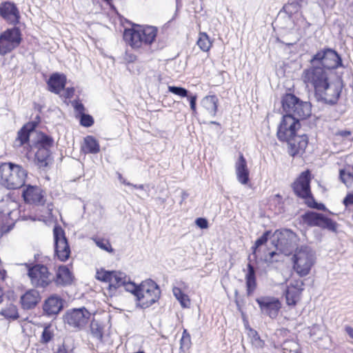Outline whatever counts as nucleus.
<instances>
[{
  "instance_id": "48",
  "label": "nucleus",
  "mask_w": 353,
  "mask_h": 353,
  "mask_svg": "<svg viewBox=\"0 0 353 353\" xmlns=\"http://www.w3.org/2000/svg\"><path fill=\"white\" fill-rule=\"evenodd\" d=\"M72 105L74 108V110L76 113V117L78 119L79 117L82 116L85 113V106L79 100H74L72 102Z\"/></svg>"
},
{
  "instance_id": "3",
  "label": "nucleus",
  "mask_w": 353,
  "mask_h": 353,
  "mask_svg": "<svg viewBox=\"0 0 353 353\" xmlns=\"http://www.w3.org/2000/svg\"><path fill=\"white\" fill-rule=\"evenodd\" d=\"M285 120L280 121L276 130V137L281 142H286L288 145V152L290 156L295 157L303 154L308 145L307 134L298 135L297 132L301 124L293 121L289 126H285Z\"/></svg>"
},
{
  "instance_id": "4",
  "label": "nucleus",
  "mask_w": 353,
  "mask_h": 353,
  "mask_svg": "<svg viewBox=\"0 0 353 353\" xmlns=\"http://www.w3.org/2000/svg\"><path fill=\"white\" fill-rule=\"evenodd\" d=\"M281 106L285 114L281 121L285 119V126H289L293 121L301 123L312 115V103L303 101L293 93H285L281 98Z\"/></svg>"
},
{
  "instance_id": "26",
  "label": "nucleus",
  "mask_w": 353,
  "mask_h": 353,
  "mask_svg": "<svg viewBox=\"0 0 353 353\" xmlns=\"http://www.w3.org/2000/svg\"><path fill=\"white\" fill-rule=\"evenodd\" d=\"M235 170L239 182L242 185H247L250 182V171L248 168L247 161L242 153H239L235 163Z\"/></svg>"
},
{
  "instance_id": "14",
  "label": "nucleus",
  "mask_w": 353,
  "mask_h": 353,
  "mask_svg": "<svg viewBox=\"0 0 353 353\" xmlns=\"http://www.w3.org/2000/svg\"><path fill=\"white\" fill-rule=\"evenodd\" d=\"M53 238L54 259L65 262L70 257L71 249L65 230L59 224L54 226Z\"/></svg>"
},
{
  "instance_id": "34",
  "label": "nucleus",
  "mask_w": 353,
  "mask_h": 353,
  "mask_svg": "<svg viewBox=\"0 0 353 353\" xmlns=\"http://www.w3.org/2000/svg\"><path fill=\"white\" fill-rule=\"evenodd\" d=\"M0 315L9 321H15L19 318L17 306L12 303L2 308L0 311Z\"/></svg>"
},
{
  "instance_id": "27",
  "label": "nucleus",
  "mask_w": 353,
  "mask_h": 353,
  "mask_svg": "<svg viewBox=\"0 0 353 353\" xmlns=\"http://www.w3.org/2000/svg\"><path fill=\"white\" fill-rule=\"evenodd\" d=\"M41 296L39 292L34 290H29L21 295L20 303L23 310L34 309L40 302Z\"/></svg>"
},
{
  "instance_id": "31",
  "label": "nucleus",
  "mask_w": 353,
  "mask_h": 353,
  "mask_svg": "<svg viewBox=\"0 0 353 353\" xmlns=\"http://www.w3.org/2000/svg\"><path fill=\"white\" fill-rule=\"evenodd\" d=\"M81 151L85 154H95L100 152L99 141L92 135H88L83 139V144L81 146Z\"/></svg>"
},
{
  "instance_id": "1",
  "label": "nucleus",
  "mask_w": 353,
  "mask_h": 353,
  "mask_svg": "<svg viewBox=\"0 0 353 353\" xmlns=\"http://www.w3.org/2000/svg\"><path fill=\"white\" fill-rule=\"evenodd\" d=\"M303 74L304 81L313 87L314 97L317 102L331 106L338 103L345 85L342 74L337 78L339 84L333 88L330 82L327 70L316 64H311L310 68L305 69Z\"/></svg>"
},
{
  "instance_id": "52",
  "label": "nucleus",
  "mask_w": 353,
  "mask_h": 353,
  "mask_svg": "<svg viewBox=\"0 0 353 353\" xmlns=\"http://www.w3.org/2000/svg\"><path fill=\"white\" fill-rule=\"evenodd\" d=\"M12 212H14L15 215H18V218L16 219L17 220H21V221H28V220H32L35 221V218L32 217L31 215H26L24 213L21 214V210L19 209V210H12Z\"/></svg>"
},
{
  "instance_id": "49",
  "label": "nucleus",
  "mask_w": 353,
  "mask_h": 353,
  "mask_svg": "<svg viewBox=\"0 0 353 353\" xmlns=\"http://www.w3.org/2000/svg\"><path fill=\"white\" fill-rule=\"evenodd\" d=\"M339 179L342 183L346 184L348 180L353 181V170H346L341 169L339 170Z\"/></svg>"
},
{
  "instance_id": "32",
  "label": "nucleus",
  "mask_w": 353,
  "mask_h": 353,
  "mask_svg": "<svg viewBox=\"0 0 353 353\" xmlns=\"http://www.w3.org/2000/svg\"><path fill=\"white\" fill-rule=\"evenodd\" d=\"M302 292L292 288H288L284 292L286 304L289 306H295L300 299Z\"/></svg>"
},
{
  "instance_id": "25",
  "label": "nucleus",
  "mask_w": 353,
  "mask_h": 353,
  "mask_svg": "<svg viewBox=\"0 0 353 353\" xmlns=\"http://www.w3.org/2000/svg\"><path fill=\"white\" fill-rule=\"evenodd\" d=\"M67 83L66 76L63 73L54 72L46 81L48 90L56 94H59L65 89Z\"/></svg>"
},
{
  "instance_id": "54",
  "label": "nucleus",
  "mask_w": 353,
  "mask_h": 353,
  "mask_svg": "<svg viewBox=\"0 0 353 353\" xmlns=\"http://www.w3.org/2000/svg\"><path fill=\"white\" fill-rule=\"evenodd\" d=\"M343 204L347 208L353 205V191L348 192L343 200Z\"/></svg>"
},
{
  "instance_id": "41",
  "label": "nucleus",
  "mask_w": 353,
  "mask_h": 353,
  "mask_svg": "<svg viewBox=\"0 0 353 353\" xmlns=\"http://www.w3.org/2000/svg\"><path fill=\"white\" fill-rule=\"evenodd\" d=\"M304 203L310 208L314 209L317 210H321L323 212L328 211L327 208H326L325 205L323 203H319L316 201L314 195L310 196L305 202Z\"/></svg>"
},
{
  "instance_id": "12",
  "label": "nucleus",
  "mask_w": 353,
  "mask_h": 353,
  "mask_svg": "<svg viewBox=\"0 0 353 353\" xmlns=\"http://www.w3.org/2000/svg\"><path fill=\"white\" fill-rule=\"evenodd\" d=\"M273 236L276 239L272 241V244L276 249L286 256L290 255L294 251H296L297 246L298 236L292 230L283 228L276 230Z\"/></svg>"
},
{
  "instance_id": "37",
  "label": "nucleus",
  "mask_w": 353,
  "mask_h": 353,
  "mask_svg": "<svg viewBox=\"0 0 353 353\" xmlns=\"http://www.w3.org/2000/svg\"><path fill=\"white\" fill-rule=\"evenodd\" d=\"M249 338L250 339L252 345L257 349H263L265 347V341L261 339L258 332L252 328L249 327V332L248 333Z\"/></svg>"
},
{
  "instance_id": "62",
  "label": "nucleus",
  "mask_w": 353,
  "mask_h": 353,
  "mask_svg": "<svg viewBox=\"0 0 353 353\" xmlns=\"http://www.w3.org/2000/svg\"><path fill=\"white\" fill-rule=\"evenodd\" d=\"M54 353H68L65 344L63 343L61 345L59 346L57 350Z\"/></svg>"
},
{
  "instance_id": "35",
  "label": "nucleus",
  "mask_w": 353,
  "mask_h": 353,
  "mask_svg": "<svg viewBox=\"0 0 353 353\" xmlns=\"http://www.w3.org/2000/svg\"><path fill=\"white\" fill-rule=\"evenodd\" d=\"M123 288L126 292H130L134 295L135 299L136 298L139 299V295L142 288V282L140 284H137L131 281L130 277L128 276Z\"/></svg>"
},
{
  "instance_id": "15",
  "label": "nucleus",
  "mask_w": 353,
  "mask_h": 353,
  "mask_svg": "<svg viewBox=\"0 0 353 353\" xmlns=\"http://www.w3.org/2000/svg\"><path fill=\"white\" fill-rule=\"evenodd\" d=\"M91 316L90 311L84 306L68 310L63 316L65 324L78 330H83Z\"/></svg>"
},
{
  "instance_id": "43",
  "label": "nucleus",
  "mask_w": 353,
  "mask_h": 353,
  "mask_svg": "<svg viewBox=\"0 0 353 353\" xmlns=\"http://www.w3.org/2000/svg\"><path fill=\"white\" fill-rule=\"evenodd\" d=\"M97 247L101 250L106 251L108 253H114V250L112 248L109 240L103 238H94L93 239Z\"/></svg>"
},
{
  "instance_id": "33",
  "label": "nucleus",
  "mask_w": 353,
  "mask_h": 353,
  "mask_svg": "<svg viewBox=\"0 0 353 353\" xmlns=\"http://www.w3.org/2000/svg\"><path fill=\"white\" fill-rule=\"evenodd\" d=\"M272 235V230H265L261 236H259L255 241L254 245L252 246L251 250H252V255L256 263H257V254L256 252L259 248L266 244L269 239Z\"/></svg>"
},
{
  "instance_id": "21",
  "label": "nucleus",
  "mask_w": 353,
  "mask_h": 353,
  "mask_svg": "<svg viewBox=\"0 0 353 353\" xmlns=\"http://www.w3.org/2000/svg\"><path fill=\"white\" fill-rule=\"evenodd\" d=\"M22 191V197L26 203L43 205L45 204L43 191L37 186L25 185Z\"/></svg>"
},
{
  "instance_id": "22",
  "label": "nucleus",
  "mask_w": 353,
  "mask_h": 353,
  "mask_svg": "<svg viewBox=\"0 0 353 353\" xmlns=\"http://www.w3.org/2000/svg\"><path fill=\"white\" fill-rule=\"evenodd\" d=\"M168 92L180 97L181 98H187L190 103V107L192 110V115L195 116L197 114L196 104H197V94L192 93L188 89L177 85H168Z\"/></svg>"
},
{
  "instance_id": "42",
  "label": "nucleus",
  "mask_w": 353,
  "mask_h": 353,
  "mask_svg": "<svg viewBox=\"0 0 353 353\" xmlns=\"http://www.w3.org/2000/svg\"><path fill=\"white\" fill-rule=\"evenodd\" d=\"M115 274V270H105L101 269V270H97L96 274V279L102 282L110 283V281L112 279V274Z\"/></svg>"
},
{
  "instance_id": "24",
  "label": "nucleus",
  "mask_w": 353,
  "mask_h": 353,
  "mask_svg": "<svg viewBox=\"0 0 353 353\" xmlns=\"http://www.w3.org/2000/svg\"><path fill=\"white\" fill-rule=\"evenodd\" d=\"M74 279V276L68 267L65 265H60L52 281L57 287H65L72 285Z\"/></svg>"
},
{
  "instance_id": "11",
  "label": "nucleus",
  "mask_w": 353,
  "mask_h": 353,
  "mask_svg": "<svg viewBox=\"0 0 353 353\" xmlns=\"http://www.w3.org/2000/svg\"><path fill=\"white\" fill-rule=\"evenodd\" d=\"M27 269V275L35 288H46L52 283L51 273L46 265L39 263L26 262L20 264Z\"/></svg>"
},
{
  "instance_id": "38",
  "label": "nucleus",
  "mask_w": 353,
  "mask_h": 353,
  "mask_svg": "<svg viewBox=\"0 0 353 353\" xmlns=\"http://www.w3.org/2000/svg\"><path fill=\"white\" fill-rule=\"evenodd\" d=\"M196 44L203 52H208L212 46V42L206 32H200Z\"/></svg>"
},
{
  "instance_id": "17",
  "label": "nucleus",
  "mask_w": 353,
  "mask_h": 353,
  "mask_svg": "<svg viewBox=\"0 0 353 353\" xmlns=\"http://www.w3.org/2000/svg\"><path fill=\"white\" fill-rule=\"evenodd\" d=\"M0 17L8 25L17 26L20 23L21 14L16 3L4 1L0 3Z\"/></svg>"
},
{
  "instance_id": "46",
  "label": "nucleus",
  "mask_w": 353,
  "mask_h": 353,
  "mask_svg": "<svg viewBox=\"0 0 353 353\" xmlns=\"http://www.w3.org/2000/svg\"><path fill=\"white\" fill-rule=\"evenodd\" d=\"M41 117L39 114H37L33 120L28 121L25 123L23 126L27 129V130L31 134L33 132H36V128L41 123Z\"/></svg>"
},
{
  "instance_id": "10",
  "label": "nucleus",
  "mask_w": 353,
  "mask_h": 353,
  "mask_svg": "<svg viewBox=\"0 0 353 353\" xmlns=\"http://www.w3.org/2000/svg\"><path fill=\"white\" fill-rule=\"evenodd\" d=\"M300 221L307 227H318L323 230H327L336 232L338 223L326 214L314 211L307 210L300 216Z\"/></svg>"
},
{
  "instance_id": "8",
  "label": "nucleus",
  "mask_w": 353,
  "mask_h": 353,
  "mask_svg": "<svg viewBox=\"0 0 353 353\" xmlns=\"http://www.w3.org/2000/svg\"><path fill=\"white\" fill-rule=\"evenodd\" d=\"M315 261V253L307 245L296 248L293 256V269L301 277L307 276Z\"/></svg>"
},
{
  "instance_id": "64",
  "label": "nucleus",
  "mask_w": 353,
  "mask_h": 353,
  "mask_svg": "<svg viewBox=\"0 0 353 353\" xmlns=\"http://www.w3.org/2000/svg\"><path fill=\"white\" fill-rule=\"evenodd\" d=\"M345 331L347 333V334L350 336V337L353 339V327L347 326L345 327Z\"/></svg>"
},
{
  "instance_id": "18",
  "label": "nucleus",
  "mask_w": 353,
  "mask_h": 353,
  "mask_svg": "<svg viewBox=\"0 0 353 353\" xmlns=\"http://www.w3.org/2000/svg\"><path fill=\"white\" fill-rule=\"evenodd\" d=\"M261 313L270 319H276L281 307V301L274 296H261L256 299Z\"/></svg>"
},
{
  "instance_id": "29",
  "label": "nucleus",
  "mask_w": 353,
  "mask_h": 353,
  "mask_svg": "<svg viewBox=\"0 0 353 353\" xmlns=\"http://www.w3.org/2000/svg\"><path fill=\"white\" fill-rule=\"evenodd\" d=\"M112 277V279L107 288L110 296L115 294L117 289L123 287L128 276L124 272L115 270V274H113Z\"/></svg>"
},
{
  "instance_id": "40",
  "label": "nucleus",
  "mask_w": 353,
  "mask_h": 353,
  "mask_svg": "<svg viewBox=\"0 0 353 353\" xmlns=\"http://www.w3.org/2000/svg\"><path fill=\"white\" fill-rule=\"evenodd\" d=\"M30 133L23 126L17 132V137L16 141L19 142V146L31 143Z\"/></svg>"
},
{
  "instance_id": "45",
  "label": "nucleus",
  "mask_w": 353,
  "mask_h": 353,
  "mask_svg": "<svg viewBox=\"0 0 353 353\" xmlns=\"http://www.w3.org/2000/svg\"><path fill=\"white\" fill-rule=\"evenodd\" d=\"M54 337V333L50 330V325H48L43 328L41 336V343L48 344Z\"/></svg>"
},
{
  "instance_id": "39",
  "label": "nucleus",
  "mask_w": 353,
  "mask_h": 353,
  "mask_svg": "<svg viewBox=\"0 0 353 353\" xmlns=\"http://www.w3.org/2000/svg\"><path fill=\"white\" fill-rule=\"evenodd\" d=\"M172 292L175 298L179 301L182 307H188L190 305V299L188 296L185 294L181 288L178 287H174Z\"/></svg>"
},
{
  "instance_id": "47",
  "label": "nucleus",
  "mask_w": 353,
  "mask_h": 353,
  "mask_svg": "<svg viewBox=\"0 0 353 353\" xmlns=\"http://www.w3.org/2000/svg\"><path fill=\"white\" fill-rule=\"evenodd\" d=\"M79 123L81 126L85 128H90L93 125L94 119L93 117L90 114H84L79 118Z\"/></svg>"
},
{
  "instance_id": "7",
  "label": "nucleus",
  "mask_w": 353,
  "mask_h": 353,
  "mask_svg": "<svg viewBox=\"0 0 353 353\" xmlns=\"http://www.w3.org/2000/svg\"><path fill=\"white\" fill-rule=\"evenodd\" d=\"M310 63L316 64V65L330 72L341 68H345L341 54L334 48L327 46L317 50L311 57Z\"/></svg>"
},
{
  "instance_id": "50",
  "label": "nucleus",
  "mask_w": 353,
  "mask_h": 353,
  "mask_svg": "<svg viewBox=\"0 0 353 353\" xmlns=\"http://www.w3.org/2000/svg\"><path fill=\"white\" fill-rule=\"evenodd\" d=\"M195 225L200 229H208L209 228V223L206 218L198 217L195 219Z\"/></svg>"
},
{
  "instance_id": "20",
  "label": "nucleus",
  "mask_w": 353,
  "mask_h": 353,
  "mask_svg": "<svg viewBox=\"0 0 353 353\" xmlns=\"http://www.w3.org/2000/svg\"><path fill=\"white\" fill-rule=\"evenodd\" d=\"M248 263L246 265V273L245 275L246 293L248 296H251L257 287L256 282V270L258 269L254 265H257L252 253L249 254L248 257Z\"/></svg>"
},
{
  "instance_id": "56",
  "label": "nucleus",
  "mask_w": 353,
  "mask_h": 353,
  "mask_svg": "<svg viewBox=\"0 0 353 353\" xmlns=\"http://www.w3.org/2000/svg\"><path fill=\"white\" fill-rule=\"evenodd\" d=\"M64 90H65V92L63 94V97L66 99H70L71 98H72V97L74 94V92H75L74 88V87H68Z\"/></svg>"
},
{
  "instance_id": "2",
  "label": "nucleus",
  "mask_w": 353,
  "mask_h": 353,
  "mask_svg": "<svg viewBox=\"0 0 353 353\" xmlns=\"http://www.w3.org/2000/svg\"><path fill=\"white\" fill-rule=\"evenodd\" d=\"M131 28H125L123 39L134 50L142 48L151 50L158 34V28L149 25H139L126 19Z\"/></svg>"
},
{
  "instance_id": "9",
  "label": "nucleus",
  "mask_w": 353,
  "mask_h": 353,
  "mask_svg": "<svg viewBox=\"0 0 353 353\" xmlns=\"http://www.w3.org/2000/svg\"><path fill=\"white\" fill-rule=\"evenodd\" d=\"M161 290L159 285L152 279L142 281V288L139 293V299L136 298L137 308L145 310L157 303L161 297Z\"/></svg>"
},
{
  "instance_id": "6",
  "label": "nucleus",
  "mask_w": 353,
  "mask_h": 353,
  "mask_svg": "<svg viewBox=\"0 0 353 353\" xmlns=\"http://www.w3.org/2000/svg\"><path fill=\"white\" fill-rule=\"evenodd\" d=\"M27 176L28 171L20 165L8 162L0 165V183L8 190L23 187Z\"/></svg>"
},
{
  "instance_id": "53",
  "label": "nucleus",
  "mask_w": 353,
  "mask_h": 353,
  "mask_svg": "<svg viewBox=\"0 0 353 353\" xmlns=\"http://www.w3.org/2000/svg\"><path fill=\"white\" fill-rule=\"evenodd\" d=\"M191 344V338L190 337H186L183 338L181 337L180 340V349L185 350L189 349Z\"/></svg>"
},
{
  "instance_id": "61",
  "label": "nucleus",
  "mask_w": 353,
  "mask_h": 353,
  "mask_svg": "<svg viewBox=\"0 0 353 353\" xmlns=\"http://www.w3.org/2000/svg\"><path fill=\"white\" fill-rule=\"evenodd\" d=\"M321 2L325 4L327 7H333L335 4L334 0H320Z\"/></svg>"
},
{
  "instance_id": "30",
  "label": "nucleus",
  "mask_w": 353,
  "mask_h": 353,
  "mask_svg": "<svg viewBox=\"0 0 353 353\" xmlns=\"http://www.w3.org/2000/svg\"><path fill=\"white\" fill-rule=\"evenodd\" d=\"M201 106L212 117H215L218 111L219 99L216 94L207 95L201 101Z\"/></svg>"
},
{
  "instance_id": "55",
  "label": "nucleus",
  "mask_w": 353,
  "mask_h": 353,
  "mask_svg": "<svg viewBox=\"0 0 353 353\" xmlns=\"http://www.w3.org/2000/svg\"><path fill=\"white\" fill-rule=\"evenodd\" d=\"M123 59L128 63H133L136 61L137 56L128 50H126L123 57Z\"/></svg>"
},
{
  "instance_id": "58",
  "label": "nucleus",
  "mask_w": 353,
  "mask_h": 353,
  "mask_svg": "<svg viewBox=\"0 0 353 353\" xmlns=\"http://www.w3.org/2000/svg\"><path fill=\"white\" fill-rule=\"evenodd\" d=\"M351 134H352V132L349 130H339V132H337L336 133V134L337 136H340L343 138L347 137L348 136L351 135Z\"/></svg>"
},
{
  "instance_id": "16",
  "label": "nucleus",
  "mask_w": 353,
  "mask_h": 353,
  "mask_svg": "<svg viewBox=\"0 0 353 353\" xmlns=\"http://www.w3.org/2000/svg\"><path fill=\"white\" fill-rule=\"evenodd\" d=\"M313 176L310 170L307 169L297 176L291 184L294 194L305 202L313 194L311 190V181Z\"/></svg>"
},
{
  "instance_id": "51",
  "label": "nucleus",
  "mask_w": 353,
  "mask_h": 353,
  "mask_svg": "<svg viewBox=\"0 0 353 353\" xmlns=\"http://www.w3.org/2000/svg\"><path fill=\"white\" fill-rule=\"evenodd\" d=\"M304 282L302 280H293L290 282V285L288 288H292L295 290H300V292H303L304 290Z\"/></svg>"
},
{
  "instance_id": "28",
  "label": "nucleus",
  "mask_w": 353,
  "mask_h": 353,
  "mask_svg": "<svg viewBox=\"0 0 353 353\" xmlns=\"http://www.w3.org/2000/svg\"><path fill=\"white\" fill-rule=\"evenodd\" d=\"M14 212L3 213L0 211V236L10 232L14 227L17 220L12 217Z\"/></svg>"
},
{
  "instance_id": "57",
  "label": "nucleus",
  "mask_w": 353,
  "mask_h": 353,
  "mask_svg": "<svg viewBox=\"0 0 353 353\" xmlns=\"http://www.w3.org/2000/svg\"><path fill=\"white\" fill-rule=\"evenodd\" d=\"M239 301V303L241 305H245V300L244 297H239V291L237 290H235L234 291V302Z\"/></svg>"
},
{
  "instance_id": "19",
  "label": "nucleus",
  "mask_w": 353,
  "mask_h": 353,
  "mask_svg": "<svg viewBox=\"0 0 353 353\" xmlns=\"http://www.w3.org/2000/svg\"><path fill=\"white\" fill-rule=\"evenodd\" d=\"M65 300L57 294L50 295L43 301V314L47 317H56L64 308Z\"/></svg>"
},
{
  "instance_id": "44",
  "label": "nucleus",
  "mask_w": 353,
  "mask_h": 353,
  "mask_svg": "<svg viewBox=\"0 0 353 353\" xmlns=\"http://www.w3.org/2000/svg\"><path fill=\"white\" fill-rule=\"evenodd\" d=\"M90 331L93 337L102 341L103 337V327L94 320L91 321Z\"/></svg>"
},
{
  "instance_id": "63",
  "label": "nucleus",
  "mask_w": 353,
  "mask_h": 353,
  "mask_svg": "<svg viewBox=\"0 0 353 353\" xmlns=\"http://www.w3.org/2000/svg\"><path fill=\"white\" fill-rule=\"evenodd\" d=\"M301 17L303 21H304L303 29L304 30H306L311 26V23L307 21L306 18L304 16H303V14H301Z\"/></svg>"
},
{
  "instance_id": "59",
  "label": "nucleus",
  "mask_w": 353,
  "mask_h": 353,
  "mask_svg": "<svg viewBox=\"0 0 353 353\" xmlns=\"http://www.w3.org/2000/svg\"><path fill=\"white\" fill-rule=\"evenodd\" d=\"M117 177H118V180L123 184L125 185H128V186H130V185H133L132 183L128 182L125 178H123V176H122V174L119 172H117Z\"/></svg>"
},
{
  "instance_id": "13",
  "label": "nucleus",
  "mask_w": 353,
  "mask_h": 353,
  "mask_svg": "<svg viewBox=\"0 0 353 353\" xmlns=\"http://www.w3.org/2000/svg\"><path fill=\"white\" fill-rule=\"evenodd\" d=\"M23 41L21 30L18 26L8 28L0 33V55L5 56L17 48Z\"/></svg>"
},
{
  "instance_id": "60",
  "label": "nucleus",
  "mask_w": 353,
  "mask_h": 353,
  "mask_svg": "<svg viewBox=\"0 0 353 353\" xmlns=\"http://www.w3.org/2000/svg\"><path fill=\"white\" fill-rule=\"evenodd\" d=\"M276 254V251H272V252H269L268 256H267L266 259H265V261L269 262V263H272L274 261L273 257Z\"/></svg>"
},
{
  "instance_id": "36",
  "label": "nucleus",
  "mask_w": 353,
  "mask_h": 353,
  "mask_svg": "<svg viewBox=\"0 0 353 353\" xmlns=\"http://www.w3.org/2000/svg\"><path fill=\"white\" fill-rule=\"evenodd\" d=\"M123 288L126 292H130L134 295L135 299L136 298L139 299V295L142 288V282L140 284H137L131 281L130 277L128 276Z\"/></svg>"
},
{
  "instance_id": "5",
  "label": "nucleus",
  "mask_w": 353,
  "mask_h": 353,
  "mask_svg": "<svg viewBox=\"0 0 353 353\" xmlns=\"http://www.w3.org/2000/svg\"><path fill=\"white\" fill-rule=\"evenodd\" d=\"M54 139L41 131H36V137L31 140L30 147L36 149L34 163L41 170L48 168L53 159L50 148L54 145Z\"/></svg>"
},
{
  "instance_id": "23",
  "label": "nucleus",
  "mask_w": 353,
  "mask_h": 353,
  "mask_svg": "<svg viewBox=\"0 0 353 353\" xmlns=\"http://www.w3.org/2000/svg\"><path fill=\"white\" fill-rule=\"evenodd\" d=\"M309 0H288L279 14H285L290 19L294 14H302V10L307 6Z\"/></svg>"
}]
</instances>
